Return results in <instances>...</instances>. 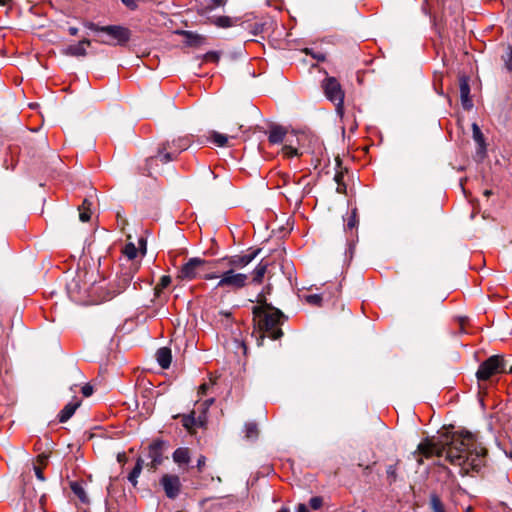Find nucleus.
I'll return each mask as SVG.
<instances>
[{
  "label": "nucleus",
  "mask_w": 512,
  "mask_h": 512,
  "mask_svg": "<svg viewBox=\"0 0 512 512\" xmlns=\"http://www.w3.org/2000/svg\"><path fill=\"white\" fill-rule=\"evenodd\" d=\"M419 454L426 458L445 456L453 465L460 467L461 475L478 472L484 465L486 449L477 442L470 432H455L443 440H426L418 446Z\"/></svg>",
  "instance_id": "nucleus-1"
},
{
  "label": "nucleus",
  "mask_w": 512,
  "mask_h": 512,
  "mask_svg": "<svg viewBox=\"0 0 512 512\" xmlns=\"http://www.w3.org/2000/svg\"><path fill=\"white\" fill-rule=\"evenodd\" d=\"M261 298L262 295H259V299L257 300L261 304L254 306L252 309L254 321L259 330L265 335L274 340L279 339L283 335L281 325L286 317L280 310L265 302L262 303Z\"/></svg>",
  "instance_id": "nucleus-2"
},
{
  "label": "nucleus",
  "mask_w": 512,
  "mask_h": 512,
  "mask_svg": "<svg viewBox=\"0 0 512 512\" xmlns=\"http://www.w3.org/2000/svg\"><path fill=\"white\" fill-rule=\"evenodd\" d=\"M191 144V140L189 137H179L178 139H174L171 142L163 143L157 152V155L150 157L147 160V166L149 169V175H152V167L156 165L157 162L167 163L170 162L186 149L189 148Z\"/></svg>",
  "instance_id": "nucleus-3"
},
{
  "label": "nucleus",
  "mask_w": 512,
  "mask_h": 512,
  "mask_svg": "<svg viewBox=\"0 0 512 512\" xmlns=\"http://www.w3.org/2000/svg\"><path fill=\"white\" fill-rule=\"evenodd\" d=\"M211 263L204 259L194 257L189 259L178 272V278L181 280L191 281L196 278H204L207 280L219 278L218 273L208 272Z\"/></svg>",
  "instance_id": "nucleus-4"
},
{
  "label": "nucleus",
  "mask_w": 512,
  "mask_h": 512,
  "mask_svg": "<svg viewBox=\"0 0 512 512\" xmlns=\"http://www.w3.org/2000/svg\"><path fill=\"white\" fill-rule=\"evenodd\" d=\"M86 27L90 30L107 34L111 40H99L100 43L107 45H124L129 41L131 35L129 29L118 25L99 26L89 22L86 24Z\"/></svg>",
  "instance_id": "nucleus-5"
},
{
  "label": "nucleus",
  "mask_w": 512,
  "mask_h": 512,
  "mask_svg": "<svg viewBox=\"0 0 512 512\" xmlns=\"http://www.w3.org/2000/svg\"><path fill=\"white\" fill-rule=\"evenodd\" d=\"M505 372H507V370L504 358L500 355H493L480 364L476 372V377L479 381H486L494 375Z\"/></svg>",
  "instance_id": "nucleus-6"
},
{
  "label": "nucleus",
  "mask_w": 512,
  "mask_h": 512,
  "mask_svg": "<svg viewBox=\"0 0 512 512\" xmlns=\"http://www.w3.org/2000/svg\"><path fill=\"white\" fill-rule=\"evenodd\" d=\"M324 94L336 106L338 112H341L344 103V91L338 80L334 77H327L322 82Z\"/></svg>",
  "instance_id": "nucleus-7"
},
{
  "label": "nucleus",
  "mask_w": 512,
  "mask_h": 512,
  "mask_svg": "<svg viewBox=\"0 0 512 512\" xmlns=\"http://www.w3.org/2000/svg\"><path fill=\"white\" fill-rule=\"evenodd\" d=\"M218 275L220 280L217 283V288L228 287L233 290H238L245 287L248 281L246 274L236 273L233 269H226Z\"/></svg>",
  "instance_id": "nucleus-8"
},
{
  "label": "nucleus",
  "mask_w": 512,
  "mask_h": 512,
  "mask_svg": "<svg viewBox=\"0 0 512 512\" xmlns=\"http://www.w3.org/2000/svg\"><path fill=\"white\" fill-rule=\"evenodd\" d=\"M258 254V251H255L251 254H247V255H235V256H231V257H225V258H222L216 262H214V264H218V265H223L225 266L227 269H235V268H243L245 266H247L250 262H252L254 260V258L257 256Z\"/></svg>",
  "instance_id": "nucleus-9"
},
{
  "label": "nucleus",
  "mask_w": 512,
  "mask_h": 512,
  "mask_svg": "<svg viewBox=\"0 0 512 512\" xmlns=\"http://www.w3.org/2000/svg\"><path fill=\"white\" fill-rule=\"evenodd\" d=\"M166 443L163 440L157 439L153 441L148 447V458L150 462L147 466L150 469H156L163 462V451Z\"/></svg>",
  "instance_id": "nucleus-10"
},
{
  "label": "nucleus",
  "mask_w": 512,
  "mask_h": 512,
  "mask_svg": "<svg viewBox=\"0 0 512 512\" xmlns=\"http://www.w3.org/2000/svg\"><path fill=\"white\" fill-rule=\"evenodd\" d=\"M161 485L168 498L175 499L179 495L181 483L178 476L165 474L161 478Z\"/></svg>",
  "instance_id": "nucleus-11"
},
{
  "label": "nucleus",
  "mask_w": 512,
  "mask_h": 512,
  "mask_svg": "<svg viewBox=\"0 0 512 512\" xmlns=\"http://www.w3.org/2000/svg\"><path fill=\"white\" fill-rule=\"evenodd\" d=\"M242 125H237L234 129H231V133L229 135L221 134L217 131L210 132V141L218 147H227L230 146L229 140L235 139L238 137L239 132L241 131Z\"/></svg>",
  "instance_id": "nucleus-12"
},
{
  "label": "nucleus",
  "mask_w": 512,
  "mask_h": 512,
  "mask_svg": "<svg viewBox=\"0 0 512 512\" xmlns=\"http://www.w3.org/2000/svg\"><path fill=\"white\" fill-rule=\"evenodd\" d=\"M459 90L462 107L465 110H470L473 107V102L470 98V85L467 77L461 76L459 78Z\"/></svg>",
  "instance_id": "nucleus-13"
},
{
  "label": "nucleus",
  "mask_w": 512,
  "mask_h": 512,
  "mask_svg": "<svg viewBox=\"0 0 512 512\" xmlns=\"http://www.w3.org/2000/svg\"><path fill=\"white\" fill-rule=\"evenodd\" d=\"M91 44L90 40L83 39L77 44L67 46L62 50V53L66 56L84 57L86 56V48Z\"/></svg>",
  "instance_id": "nucleus-14"
},
{
  "label": "nucleus",
  "mask_w": 512,
  "mask_h": 512,
  "mask_svg": "<svg viewBox=\"0 0 512 512\" xmlns=\"http://www.w3.org/2000/svg\"><path fill=\"white\" fill-rule=\"evenodd\" d=\"M122 252L126 257L127 262H129L128 269L133 270V272H137L140 265L139 263L134 261L138 254V249L136 248V246L132 242H129L124 246Z\"/></svg>",
  "instance_id": "nucleus-15"
},
{
  "label": "nucleus",
  "mask_w": 512,
  "mask_h": 512,
  "mask_svg": "<svg viewBox=\"0 0 512 512\" xmlns=\"http://www.w3.org/2000/svg\"><path fill=\"white\" fill-rule=\"evenodd\" d=\"M81 405V400L74 398L60 411L58 419L60 423L67 422L75 413L77 408Z\"/></svg>",
  "instance_id": "nucleus-16"
},
{
  "label": "nucleus",
  "mask_w": 512,
  "mask_h": 512,
  "mask_svg": "<svg viewBox=\"0 0 512 512\" xmlns=\"http://www.w3.org/2000/svg\"><path fill=\"white\" fill-rule=\"evenodd\" d=\"M206 22L213 24L219 28H229L236 24L237 19L228 17V16H208L205 17Z\"/></svg>",
  "instance_id": "nucleus-17"
},
{
  "label": "nucleus",
  "mask_w": 512,
  "mask_h": 512,
  "mask_svg": "<svg viewBox=\"0 0 512 512\" xmlns=\"http://www.w3.org/2000/svg\"><path fill=\"white\" fill-rule=\"evenodd\" d=\"M286 129L279 125H273L270 127L268 140L271 144L282 143L286 136Z\"/></svg>",
  "instance_id": "nucleus-18"
},
{
  "label": "nucleus",
  "mask_w": 512,
  "mask_h": 512,
  "mask_svg": "<svg viewBox=\"0 0 512 512\" xmlns=\"http://www.w3.org/2000/svg\"><path fill=\"white\" fill-rule=\"evenodd\" d=\"M158 364L163 369H168L172 361L171 350L168 347L159 348L156 352Z\"/></svg>",
  "instance_id": "nucleus-19"
},
{
  "label": "nucleus",
  "mask_w": 512,
  "mask_h": 512,
  "mask_svg": "<svg viewBox=\"0 0 512 512\" xmlns=\"http://www.w3.org/2000/svg\"><path fill=\"white\" fill-rule=\"evenodd\" d=\"M227 3V0H209L205 5H203L199 10L198 13L202 17H208L211 15V12L218 8V7H224Z\"/></svg>",
  "instance_id": "nucleus-20"
},
{
  "label": "nucleus",
  "mask_w": 512,
  "mask_h": 512,
  "mask_svg": "<svg viewBox=\"0 0 512 512\" xmlns=\"http://www.w3.org/2000/svg\"><path fill=\"white\" fill-rule=\"evenodd\" d=\"M173 461L179 466L190 462V451L186 447L177 448L173 453Z\"/></svg>",
  "instance_id": "nucleus-21"
},
{
  "label": "nucleus",
  "mask_w": 512,
  "mask_h": 512,
  "mask_svg": "<svg viewBox=\"0 0 512 512\" xmlns=\"http://www.w3.org/2000/svg\"><path fill=\"white\" fill-rule=\"evenodd\" d=\"M194 412H192L190 415H185L183 416L182 418V424L183 426L187 429V430H191L195 425H200L202 426L204 421H205V417H201L199 416L198 420L195 419L194 417Z\"/></svg>",
  "instance_id": "nucleus-22"
},
{
  "label": "nucleus",
  "mask_w": 512,
  "mask_h": 512,
  "mask_svg": "<svg viewBox=\"0 0 512 512\" xmlns=\"http://www.w3.org/2000/svg\"><path fill=\"white\" fill-rule=\"evenodd\" d=\"M143 463H144L143 459L138 458L135 467L128 475V480L134 487L137 485V478L139 477V475L142 471Z\"/></svg>",
  "instance_id": "nucleus-23"
},
{
  "label": "nucleus",
  "mask_w": 512,
  "mask_h": 512,
  "mask_svg": "<svg viewBox=\"0 0 512 512\" xmlns=\"http://www.w3.org/2000/svg\"><path fill=\"white\" fill-rule=\"evenodd\" d=\"M359 220L357 216V209L354 208L351 211V214L347 217L345 220L344 229L345 231H352L353 229H356L358 226Z\"/></svg>",
  "instance_id": "nucleus-24"
},
{
  "label": "nucleus",
  "mask_w": 512,
  "mask_h": 512,
  "mask_svg": "<svg viewBox=\"0 0 512 512\" xmlns=\"http://www.w3.org/2000/svg\"><path fill=\"white\" fill-rule=\"evenodd\" d=\"M267 264L260 262L253 271V282L260 284L267 271Z\"/></svg>",
  "instance_id": "nucleus-25"
},
{
  "label": "nucleus",
  "mask_w": 512,
  "mask_h": 512,
  "mask_svg": "<svg viewBox=\"0 0 512 512\" xmlns=\"http://www.w3.org/2000/svg\"><path fill=\"white\" fill-rule=\"evenodd\" d=\"M136 272H133V270H130L128 272H125L122 277L119 279V288L115 293H121L126 289V287L130 284V282L133 279V275Z\"/></svg>",
  "instance_id": "nucleus-26"
},
{
  "label": "nucleus",
  "mask_w": 512,
  "mask_h": 512,
  "mask_svg": "<svg viewBox=\"0 0 512 512\" xmlns=\"http://www.w3.org/2000/svg\"><path fill=\"white\" fill-rule=\"evenodd\" d=\"M91 205V203L85 199L83 201V204L82 206L79 208V218L82 222H87L90 220V217H91V212H90V209H89V206Z\"/></svg>",
  "instance_id": "nucleus-27"
},
{
  "label": "nucleus",
  "mask_w": 512,
  "mask_h": 512,
  "mask_svg": "<svg viewBox=\"0 0 512 512\" xmlns=\"http://www.w3.org/2000/svg\"><path fill=\"white\" fill-rule=\"evenodd\" d=\"M430 504L434 512H445L444 506L437 495H431Z\"/></svg>",
  "instance_id": "nucleus-28"
},
{
  "label": "nucleus",
  "mask_w": 512,
  "mask_h": 512,
  "mask_svg": "<svg viewBox=\"0 0 512 512\" xmlns=\"http://www.w3.org/2000/svg\"><path fill=\"white\" fill-rule=\"evenodd\" d=\"M472 132H473V138L474 140L480 145L484 146V136L481 132V129L476 123H473L472 125Z\"/></svg>",
  "instance_id": "nucleus-29"
},
{
  "label": "nucleus",
  "mask_w": 512,
  "mask_h": 512,
  "mask_svg": "<svg viewBox=\"0 0 512 512\" xmlns=\"http://www.w3.org/2000/svg\"><path fill=\"white\" fill-rule=\"evenodd\" d=\"M246 437L254 439L258 435L257 425L255 423H247L245 426Z\"/></svg>",
  "instance_id": "nucleus-30"
},
{
  "label": "nucleus",
  "mask_w": 512,
  "mask_h": 512,
  "mask_svg": "<svg viewBox=\"0 0 512 512\" xmlns=\"http://www.w3.org/2000/svg\"><path fill=\"white\" fill-rule=\"evenodd\" d=\"M171 283V277L168 275H164L160 278V281L158 285L156 286L155 290L159 292L160 290L168 287Z\"/></svg>",
  "instance_id": "nucleus-31"
},
{
  "label": "nucleus",
  "mask_w": 512,
  "mask_h": 512,
  "mask_svg": "<svg viewBox=\"0 0 512 512\" xmlns=\"http://www.w3.org/2000/svg\"><path fill=\"white\" fill-rule=\"evenodd\" d=\"M72 491L82 500L84 501L86 498V494L84 489L78 483L71 484Z\"/></svg>",
  "instance_id": "nucleus-32"
},
{
  "label": "nucleus",
  "mask_w": 512,
  "mask_h": 512,
  "mask_svg": "<svg viewBox=\"0 0 512 512\" xmlns=\"http://www.w3.org/2000/svg\"><path fill=\"white\" fill-rule=\"evenodd\" d=\"M282 152L284 156L287 158H291L298 155L297 149L293 148L291 145H285L282 149Z\"/></svg>",
  "instance_id": "nucleus-33"
},
{
  "label": "nucleus",
  "mask_w": 512,
  "mask_h": 512,
  "mask_svg": "<svg viewBox=\"0 0 512 512\" xmlns=\"http://www.w3.org/2000/svg\"><path fill=\"white\" fill-rule=\"evenodd\" d=\"M505 67L507 70L512 71V48L510 47L505 56H503Z\"/></svg>",
  "instance_id": "nucleus-34"
},
{
  "label": "nucleus",
  "mask_w": 512,
  "mask_h": 512,
  "mask_svg": "<svg viewBox=\"0 0 512 512\" xmlns=\"http://www.w3.org/2000/svg\"><path fill=\"white\" fill-rule=\"evenodd\" d=\"M306 301L313 305H320L321 301H322V297L319 294H312V295H308L306 297Z\"/></svg>",
  "instance_id": "nucleus-35"
},
{
  "label": "nucleus",
  "mask_w": 512,
  "mask_h": 512,
  "mask_svg": "<svg viewBox=\"0 0 512 512\" xmlns=\"http://www.w3.org/2000/svg\"><path fill=\"white\" fill-rule=\"evenodd\" d=\"M309 504L312 509L317 510V509L321 508V506L323 504V500L321 497H312L309 501Z\"/></svg>",
  "instance_id": "nucleus-36"
},
{
  "label": "nucleus",
  "mask_w": 512,
  "mask_h": 512,
  "mask_svg": "<svg viewBox=\"0 0 512 512\" xmlns=\"http://www.w3.org/2000/svg\"><path fill=\"white\" fill-rule=\"evenodd\" d=\"M212 387V383H203L199 386L198 396L202 397L207 394V391Z\"/></svg>",
  "instance_id": "nucleus-37"
},
{
  "label": "nucleus",
  "mask_w": 512,
  "mask_h": 512,
  "mask_svg": "<svg viewBox=\"0 0 512 512\" xmlns=\"http://www.w3.org/2000/svg\"><path fill=\"white\" fill-rule=\"evenodd\" d=\"M43 468L41 465L39 464H34V472H35V475L36 477L40 480V481H44L45 480V477L43 475Z\"/></svg>",
  "instance_id": "nucleus-38"
},
{
  "label": "nucleus",
  "mask_w": 512,
  "mask_h": 512,
  "mask_svg": "<svg viewBox=\"0 0 512 512\" xmlns=\"http://www.w3.org/2000/svg\"><path fill=\"white\" fill-rule=\"evenodd\" d=\"M387 476L390 479V481H395V479H396V467L394 465H390L387 468Z\"/></svg>",
  "instance_id": "nucleus-39"
},
{
  "label": "nucleus",
  "mask_w": 512,
  "mask_h": 512,
  "mask_svg": "<svg viewBox=\"0 0 512 512\" xmlns=\"http://www.w3.org/2000/svg\"><path fill=\"white\" fill-rule=\"evenodd\" d=\"M122 3L131 10H135L138 7L137 0H121Z\"/></svg>",
  "instance_id": "nucleus-40"
},
{
  "label": "nucleus",
  "mask_w": 512,
  "mask_h": 512,
  "mask_svg": "<svg viewBox=\"0 0 512 512\" xmlns=\"http://www.w3.org/2000/svg\"><path fill=\"white\" fill-rule=\"evenodd\" d=\"M47 455L41 454L37 456L36 462L34 464H39L42 467H45L47 464Z\"/></svg>",
  "instance_id": "nucleus-41"
},
{
  "label": "nucleus",
  "mask_w": 512,
  "mask_h": 512,
  "mask_svg": "<svg viewBox=\"0 0 512 512\" xmlns=\"http://www.w3.org/2000/svg\"><path fill=\"white\" fill-rule=\"evenodd\" d=\"M187 37L190 39V44H196L198 41L201 40V37L199 35H193L191 32H184Z\"/></svg>",
  "instance_id": "nucleus-42"
},
{
  "label": "nucleus",
  "mask_w": 512,
  "mask_h": 512,
  "mask_svg": "<svg viewBox=\"0 0 512 512\" xmlns=\"http://www.w3.org/2000/svg\"><path fill=\"white\" fill-rule=\"evenodd\" d=\"M82 393L85 397H89L93 393V387L89 384H86L82 387Z\"/></svg>",
  "instance_id": "nucleus-43"
},
{
  "label": "nucleus",
  "mask_w": 512,
  "mask_h": 512,
  "mask_svg": "<svg viewBox=\"0 0 512 512\" xmlns=\"http://www.w3.org/2000/svg\"><path fill=\"white\" fill-rule=\"evenodd\" d=\"M214 403V398H208L204 400L200 406L203 407V411L205 412L212 404Z\"/></svg>",
  "instance_id": "nucleus-44"
},
{
  "label": "nucleus",
  "mask_w": 512,
  "mask_h": 512,
  "mask_svg": "<svg viewBox=\"0 0 512 512\" xmlns=\"http://www.w3.org/2000/svg\"><path fill=\"white\" fill-rule=\"evenodd\" d=\"M206 458L204 456H200L197 460V468L199 471L205 466Z\"/></svg>",
  "instance_id": "nucleus-45"
},
{
  "label": "nucleus",
  "mask_w": 512,
  "mask_h": 512,
  "mask_svg": "<svg viewBox=\"0 0 512 512\" xmlns=\"http://www.w3.org/2000/svg\"><path fill=\"white\" fill-rule=\"evenodd\" d=\"M219 315L223 316V317H225L227 319H231L232 313L230 311H223V310H221V311H219Z\"/></svg>",
  "instance_id": "nucleus-46"
},
{
  "label": "nucleus",
  "mask_w": 512,
  "mask_h": 512,
  "mask_svg": "<svg viewBox=\"0 0 512 512\" xmlns=\"http://www.w3.org/2000/svg\"><path fill=\"white\" fill-rule=\"evenodd\" d=\"M206 59L207 60H217L218 56L216 53L211 52V53L206 54Z\"/></svg>",
  "instance_id": "nucleus-47"
},
{
  "label": "nucleus",
  "mask_w": 512,
  "mask_h": 512,
  "mask_svg": "<svg viewBox=\"0 0 512 512\" xmlns=\"http://www.w3.org/2000/svg\"><path fill=\"white\" fill-rule=\"evenodd\" d=\"M297 512H308V509L305 504H299L297 506Z\"/></svg>",
  "instance_id": "nucleus-48"
},
{
  "label": "nucleus",
  "mask_w": 512,
  "mask_h": 512,
  "mask_svg": "<svg viewBox=\"0 0 512 512\" xmlns=\"http://www.w3.org/2000/svg\"><path fill=\"white\" fill-rule=\"evenodd\" d=\"M77 285H78V283L75 279L68 285V289H69L70 293H72L74 287H77Z\"/></svg>",
  "instance_id": "nucleus-49"
},
{
  "label": "nucleus",
  "mask_w": 512,
  "mask_h": 512,
  "mask_svg": "<svg viewBox=\"0 0 512 512\" xmlns=\"http://www.w3.org/2000/svg\"><path fill=\"white\" fill-rule=\"evenodd\" d=\"M68 32H69L70 35L75 36L78 33V29L76 27H70L68 29Z\"/></svg>",
  "instance_id": "nucleus-50"
},
{
  "label": "nucleus",
  "mask_w": 512,
  "mask_h": 512,
  "mask_svg": "<svg viewBox=\"0 0 512 512\" xmlns=\"http://www.w3.org/2000/svg\"><path fill=\"white\" fill-rule=\"evenodd\" d=\"M342 178H343V175L341 173H337L335 175V181L337 182V184L339 185L340 183H342Z\"/></svg>",
  "instance_id": "nucleus-51"
},
{
  "label": "nucleus",
  "mask_w": 512,
  "mask_h": 512,
  "mask_svg": "<svg viewBox=\"0 0 512 512\" xmlns=\"http://www.w3.org/2000/svg\"><path fill=\"white\" fill-rule=\"evenodd\" d=\"M338 193H344L345 192V185L343 183H340L337 187Z\"/></svg>",
  "instance_id": "nucleus-52"
},
{
  "label": "nucleus",
  "mask_w": 512,
  "mask_h": 512,
  "mask_svg": "<svg viewBox=\"0 0 512 512\" xmlns=\"http://www.w3.org/2000/svg\"><path fill=\"white\" fill-rule=\"evenodd\" d=\"M139 244L142 246L143 254L146 252V242L143 239H140Z\"/></svg>",
  "instance_id": "nucleus-53"
},
{
  "label": "nucleus",
  "mask_w": 512,
  "mask_h": 512,
  "mask_svg": "<svg viewBox=\"0 0 512 512\" xmlns=\"http://www.w3.org/2000/svg\"><path fill=\"white\" fill-rule=\"evenodd\" d=\"M278 512H290V510L287 507H282Z\"/></svg>",
  "instance_id": "nucleus-54"
},
{
  "label": "nucleus",
  "mask_w": 512,
  "mask_h": 512,
  "mask_svg": "<svg viewBox=\"0 0 512 512\" xmlns=\"http://www.w3.org/2000/svg\"><path fill=\"white\" fill-rule=\"evenodd\" d=\"M315 57H316L318 60H321V61H323V60H324V56H323V55H317V56H315Z\"/></svg>",
  "instance_id": "nucleus-55"
},
{
  "label": "nucleus",
  "mask_w": 512,
  "mask_h": 512,
  "mask_svg": "<svg viewBox=\"0 0 512 512\" xmlns=\"http://www.w3.org/2000/svg\"><path fill=\"white\" fill-rule=\"evenodd\" d=\"M484 194H485L486 196H489V195L491 194V192H490L489 190H486V191L484 192Z\"/></svg>",
  "instance_id": "nucleus-56"
},
{
  "label": "nucleus",
  "mask_w": 512,
  "mask_h": 512,
  "mask_svg": "<svg viewBox=\"0 0 512 512\" xmlns=\"http://www.w3.org/2000/svg\"><path fill=\"white\" fill-rule=\"evenodd\" d=\"M5 4V0H0V5Z\"/></svg>",
  "instance_id": "nucleus-57"
},
{
  "label": "nucleus",
  "mask_w": 512,
  "mask_h": 512,
  "mask_svg": "<svg viewBox=\"0 0 512 512\" xmlns=\"http://www.w3.org/2000/svg\"><path fill=\"white\" fill-rule=\"evenodd\" d=\"M417 461H418L419 464H422V459L421 458L418 459Z\"/></svg>",
  "instance_id": "nucleus-58"
},
{
  "label": "nucleus",
  "mask_w": 512,
  "mask_h": 512,
  "mask_svg": "<svg viewBox=\"0 0 512 512\" xmlns=\"http://www.w3.org/2000/svg\"><path fill=\"white\" fill-rule=\"evenodd\" d=\"M508 372H509V373H511V372H512V366L510 367V369H509V371H508Z\"/></svg>",
  "instance_id": "nucleus-59"
}]
</instances>
